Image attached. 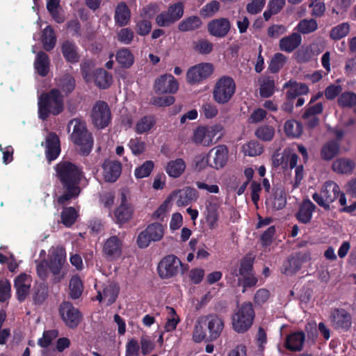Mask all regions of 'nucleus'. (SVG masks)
Masks as SVG:
<instances>
[{
    "mask_svg": "<svg viewBox=\"0 0 356 356\" xmlns=\"http://www.w3.org/2000/svg\"><path fill=\"white\" fill-rule=\"evenodd\" d=\"M56 171L65 190L64 193L58 197V202L60 204H65L79 195L81 188L79 184L83 177V172L78 166L69 161L59 163L56 166Z\"/></svg>",
    "mask_w": 356,
    "mask_h": 356,
    "instance_id": "f257e3e1",
    "label": "nucleus"
},
{
    "mask_svg": "<svg viewBox=\"0 0 356 356\" xmlns=\"http://www.w3.org/2000/svg\"><path fill=\"white\" fill-rule=\"evenodd\" d=\"M175 197L178 207L186 206L197 199L196 191L190 187L184 188L174 193L171 198Z\"/></svg>",
    "mask_w": 356,
    "mask_h": 356,
    "instance_id": "393cba45",
    "label": "nucleus"
},
{
    "mask_svg": "<svg viewBox=\"0 0 356 356\" xmlns=\"http://www.w3.org/2000/svg\"><path fill=\"white\" fill-rule=\"evenodd\" d=\"M133 213L131 204L127 200L125 195L122 193L121 203L113 212L115 222L120 225L127 222L131 219Z\"/></svg>",
    "mask_w": 356,
    "mask_h": 356,
    "instance_id": "a211bd4d",
    "label": "nucleus"
},
{
    "mask_svg": "<svg viewBox=\"0 0 356 356\" xmlns=\"http://www.w3.org/2000/svg\"><path fill=\"white\" fill-rule=\"evenodd\" d=\"M95 85L101 89L108 88L113 83L112 74L103 68H98L93 75Z\"/></svg>",
    "mask_w": 356,
    "mask_h": 356,
    "instance_id": "72a5a7b5",
    "label": "nucleus"
},
{
    "mask_svg": "<svg viewBox=\"0 0 356 356\" xmlns=\"http://www.w3.org/2000/svg\"><path fill=\"white\" fill-rule=\"evenodd\" d=\"M50 59L49 56L43 52L40 51L35 58L34 62V67L38 74L42 77L46 76L49 70Z\"/></svg>",
    "mask_w": 356,
    "mask_h": 356,
    "instance_id": "f704fd0d",
    "label": "nucleus"
},
{
    "mask_svg": "<svg viewBox=\"0 0 356 356\" xmlns=\"http://www.w3.org/2000/svg\"><path fill=\"white\" fill-rule=\"evenodd\" d=\"M284 88H289L286 92L288 99H293L300 95H306L309 92V88L305 83H298L291 80L285 83Z\"/></svg>",
    "mask_w": 356,
    "mask_h": 356,
    "instance_id": "7c9ffc66",
    "label": "nucleus"
},
{
    "mask_svg": "<svg viewBox=\"0 0 356 356\" xmlns=\"http://www.w3.org/2000/svg\"><path fill=\"white\" fill-rule=\"evenodd\" d=\"M224 328V321L216 314L200 317L195 324L193 338L195 342L203 340L214 341L221 334Z\"/></svg>",
    "mask_w": 356,
    "mask_h": 356,
    "instance_id": "7ed1b4c3",
    "label": "nucleus"
},
{
    "mask_svg": "<svg viewBox=\"0 0 356 356\" xmlns=\"http://www.w3.org/2000/svg\"><path fill=\"white\" fill-rule=\"evenodd\" d=\"M42 42L43 48L47 51H51L56 42V37L54 29L48 26L43 31Z\"/></svg>",
    "mask_w": 356,
    "mask_h": 356,
    "instance_id": "a19ab883",
    "label": "nucleus"
},
{
    "mask_svg": "<svg viewBox=\"0 0 356 356\" xmlns=\"http://www.w3.org/2000/svg\"><path fill=\"white\" fill-rule=\"evenodd\" d=\"M165 309L167 311V318L164 330L165 332H172L176 329L177 324L180 321V318L174 308L166 307Z\"/></svg>",
    "mask_w": 356,
    "mask_h": 356,
    "instance_id": "c03bdc74",
    "label": "nucleus"
},
{
    "mask_svg": "<svg viewBox=\"0 0 356 356\" xmlns=\"http://www.w3.org/2000/svg\"><path fill=\"white\" fill-rule=\"evenodd\" d=\"M193 49L198 54L208 55L213 49V44L207 39H200L193 42Z\"/></svg>",
    "mask_w": 356,
    "mask_h": 356,
    "instance_id": "3c124183",
    "label": "nucleus"
},
{
    "mask_svg": "<svg viewBox=\"0 0 356 356\" xmlns=\"http://www.w3.org/2000/svg\"><path fill=\"white\" fill-rule=\"evenodd\" d=\"M38 118L44 121L52 115H58L64 111V99L58 89L52 88L42 92L38 97Z\"/></svg>",
    "mask_w": 356,
    "mask_h": 356,
    "instance_id": "20e7f679",
    "label": "nucleus"
},
{
    "mask_svg": "<svg viewBox=\"0 0 356 356\" xmlns=\"http://www.w3.org/2000/svg\"><path fill=\"white\" fill-rule=\"evenodd\" d=\"M332 168L337 174L350 175L356 168V159L352 157H337L333 161Z\"/></svg>",
    "mask_w": 356,
    "mask_h": 356,
    "instance_id": "4be33fe9",
    "label": "nucleus"
},
{
    "mask_svg": "<svg viewBox=\"0 0 356 356\" xmlns=\"http://www.w3.org/2000/svg\"><path fill=\"white\" fill-rule=\"evenodd\" d=\"M275 134V129L272 126L264 125L259 127L256 131L257 137L264 141H270Z\"/></svg>",
    "mask_w": 356,
    "mask_h": 356,
    "instance_id": "5fc2aeb1",
    "label": "nucleus"
},
{
    "mask_svg": "<svg viewBox=\"0 0 356 356\" xmlns=\"http://www.w3.org/2000/svg\"><path fill=\"white\" fill-rule=\"evenodd\" d=\"M252 260L250 257H245L241 263V267L239 268L238 273H237L236 269L234 270L232 273V277H238L240 276H246L250 274H252ZM228 279L231 280L232 277H228ZM232 284L235 282V279L233 277V280L230 281Z\"/></svg>",
    "mask_w": 356,
    "mask_h": 356,
    "instance_id": "79ce46f5",
    "label": "nucleus"
},
{
    "mask_svg": "<svg viewBox=\"0 0 356 356\" xmlns=\"http://www.w3.org/2000/svg\"><path fill=\"white\" fill-rule=\"evenodd\" d=\"M91 121L97 129H104L111 122V111L108 104L102 100L97 101L90 113Z\"/></svg>",
    "mask_w": 356,
    "mask_h": 356,
    "instance_id": "9b49d317",
    "label": "nucleus"
},
{
    "mask_svg": "<svg viewBox=\"0 0 356 356\" xmlns=\"http://www.w3.org/2000/svg\"><path fill=\"white\" fill-rule=\"evenodd\" d=\"M222 128L220 124L199 126L194 130L192 140L197 145L210 146L212 145L214 138L222 130Z\"/></svg>",
    "mask_w": 356,
    "mask_h": 356,
    "instance_id": "ddd939ff",
    "label": "nucleus"
},
{
    "mask_svg": "<svg viewBox=\"0 0 356 356\" xmlns=\"http://www.w3.org/2000/svg\"><path fill=\"white\" fill-rule=\"evenodd\" d=\"M154 124V118L152 115H145L136 123V131L140 134H144L149 131Z\"/></svg>",
    "mask_w": 356,
    "mask_h": 356,
    "instance_id": "09e8293b",
    "label": "nucleus"
},
{
    "mask_svg": "<svg viewBox=\"0 0 356 356\" xmlns=\"http://www.w3.org/2000/svg\"><path fill=\"white\" fill-rule=\"evenodd\" d=\"M55 83L60 92H63L65 96L70 95L76 87V81L74 76L70 73L55 79Z\"/></svg>",
    "mask_w": 356,
    "mask_h": 356,
    "instance_id": "a878e982",
    "label": "nucleus"
},
{
    "mask_svg": "<svg viewBox=\"0 0 356 356\" xmlns=\"http://www.w3.org/2000/svg\"><path fill=\"white\" fill-rule=\"evenodd\" d=\"M179 88V83L175 78L168 74L158 77L154 85V90L156 94H175Z\"/></svg>",
    "mask_w": 356,
    "mask_h": 356,
    "instance_id": "2eb2a0df",
    "label": "nucleus"
},
{
    "mask_svg": "<svg viewBox=\"0 0 356 356\" xmlns=\"http://www.w3.org/2000/svg\"><path fill=\"white\" fill-rule=\"evenodd\" d=\"M154 168V163L151 161L145 162L142 165L135 170V176L138 179L148 177Z\"/></svg>",
    "mask_w": 356,
    "mask_h": 356,
    "instance_id": "052dcab7",
    "label": "nucleus"
},
{
    "mask_svg": "<svg viewBox=\"0 0 356 356\" xmlns=\"http://www.w3.org/2000/svg\"><path fill=\"white\" fill-rule=\"evenodd\" d=\"M186 169L185 162L180 158L170 161L166 167L167 174L173 178H177L184 172Z\"/></svg>",
    "mask_w": 356,
    "mask_h": 356,
    "instance_id": "e433bc0d",
    "label": "nucleus"
},
{
    "mask_svg": "<svg viewBox=\"0 0 356 356\" xmlns=\"http://www.w3.org/2000/svg\"><path fill=\"white\" fill-rule=\"evenodd\" d=\"M70 124L73 125L70 138L76 145V151L82 156H88L94 144L92 134L88 131L86 124L79 119L72 120Z\"/></svg>",
    "mask_w": 356,
    "mask_h": 356,
    "instance_id": "39448f33",
    "label": "nucleus"
},
{
    "mask_svg": "<svg viewBox=\"0 0 356 356\" xmlns=\"http://www.w3.org/2000/svg\"><path fill=\"white\" fill-rule=\"evenodd\" d=\"M66 260V252L63 247L52 246L48 252L47 259H43L36 262V270L38 275L43 280L47 279L49 270L52 274L51 282L54 284L60 282L65 277V273L63 270V265Z\"/></svg>",
    "mask_w": 356,
    "mask_h": 356,
    "instance_id": "f03ea898",
    "label": "nucleus"
},
{
    "mask_svg": "<svg viewBox=\"0 0 356 356\" xmlns=\"http://www.w3.org/2000/svg\"><path fill=\"white\" fill-rule=\"evenodd\" d=\"M181 262L177 257L168 255L159 264L158 272L161 277L169 278L176 275L181 268Z\"/></svg>",
    "mask_w": 356,
    "mask_h": 356,
    "instance_id": "4468645a",
    "label": "nucleus"
},
{
    "mask_svg": "<svg viewBox=\"0 0 356 356\" xmlns=\"http://www.w3.org/2000/svg\"><path fill=\"white\" fill-rule=\"evenodd\" d=\"M339 151V143L335 140H330L323 147L321 156H337Z\"/></svg>",
    "mask_w": 356,
    "mask_h": 356,
    "instance_id": "680f3d73",
    "label": "nucleus"
},
{
    "mask_svg": "<svg viewBox=\"0 0 356 356\" xmlns=\"http://www.w3.org/2000/svg\"><path fill=\"white\" fill-rule=\"evenodd\" d=\"M296 29L302 34H309L318 29V23L314 19H304L299 22Z\"/></svg>",
    "mask_w": 356,
    "mask_h": 356,
    "instance_id": "de8ad7c7",
    "label": "nucleus"
},
{
    "mask_svg": "<svg viewBox=\"0 0 356 356\" xmlns=\"http://www.w3.org/2000/svg\"><path fill=\"white\" fill-rule=\"evenodd\" d=\"M70 296L73 299L78 298L82 293L83 284L78 276H74L70 282Z\"/></svg>",
    "mask_w": 356,
    "mask_h": 356,
    "instance_id": "864d4df0",
    "label": "nucleus"
},
{
    "mask_svg": "<svg viewBox=\"0 0 356 356\" xmlns=\"http://www.w3.org/2000/svg\"><path fill=\"white\" fill-rule=\"evenodd\" d=\"M284 131L288 137H298L302 131L301 124L295 120H288L284 125Z\"/></svg>",
    "mask_w": 356,
    "mask_h": 356,
    "instance_id": "37998d69",
    "label": "nucleus"
},
{
    "mask_svg": "<svg viewBox=\"0 0 356 356\" xmlns=\"http://www.w3.org/2000/svg\"><path fill=\"white\" fill-rule=\"evenodd\" d=\"M122 241L116 236L108 238L103 246V253L108 260H115L122 254Z\"/></svg>",
    "mask_w": 356,
    "mask_h": 356,
    "instance_id": "6ab92c4d",
    "label": "nucleus"
},
{
    "mask_svg": "<svg viewBox=\"0 0 356 356\" xmlns=\"http://www.w3.org/2000/svg\"><path fill=\"white\" fill-rule=\"evenodd\" d=\"M308 104L304 113L302 114V118L307 120L312 116H316V115L321 114L323 111V106L321 102H318L316 104L309 106Z\"/></svg>",
    "mask_w": 356,
    "mask_h": 356,
    "instance_id": "0e129e2a",
    "label": "nucleus"
},
{
    "mask_svg": "<svg viewBox=\"0 0 356 356\" xmlns=\"http://www.w3.org/2000/svg\"><path fill=\"white\" fill-rule=\"evenodd\" d=\"M140 346L135 339L128 340L126 343L125 356H138Z\"/></svg>",
    "mask_w": 356,
    "mask_h": 356,
    "instance_id": "774afa93",
    "label": "nucleus"
},
{
    "mask_svg": "<svg viewBox=\"0 0 356 356\" xmlns=\"http://www.w3.org/2000/svg\"><path fill=\"white\" fill-rule=\"evenodd\" d=\"M286 56L281 53L274 54L268 65V70L271 73L278 72L286 63Z\"/></svg>",
    "mask_w": 356,
    "mask_h": 356,
    "instance_id": "603ef678",
    "label": "nucleus"
},
{
    "mask_svg": "<svg viewBox=\"0 0 356 356\" xmlns=\"http://www.w3.org/2000/svg\"><path fill=\"white\" fill-rule=\"evenodd\" d=\"M42 145L44 147L46 156H59L61 151L60 142L56 133H49Z\"/></svg>",
    "mask_w": 356,
    "mask_h": 356,
    "instance_id": "bb28decb",
    "label": "nucleus"
},
{
    "mask_svg": "<svg viewBox=\"0 0 356 356\" xmlns=\"http://www.w3.org/2000/svg\"><path fill=\"white\" fill-rule=\"evenodd\" d=\"M220 7V4L218 1H211L201 8L200 15L203 17H211L219 10Z\"/></svg>",
    "mask_w": 356,
    "mask_h": 356,
    "instance_id": "6e6d98bb",
    "label": "nucleus"
},
{
    "mask_svg": "<svg viewBox=\"0 0 356 356\" xmlns=\"http://www.w3.org/2000/svg\"><path fill=\"white\" fill-rule=\"evenodd\" d=\"M315 208L316 206L311 200L308 199L304 200L300 207L299 211L296 215L297 219L302 223L306 224L309 222L312 219Z\"/></svg>",
    "mask_w": 356,
    "mask_h": 356,
    "instance_id": "2f4dec72",
    "label": "nucleus"
},
{
    "mask_svg": "<svg viewBox=\"0 0 356 356\" xmlns=\"http://www.w3.org/2000/svg\"><path fill=\"white\" fill-rule=\"evenodd\" d=\"M166 226L161 222H152L138 235L136 243L140 248H147L151 243L160 241L163 239Z\"/></svg>",
    "mask_w": 356,
    "mask_h": 356,
    "instance_id": "6e6552de",
    "label": "nucleus"
},
{
    "mask_svg": "<svg viewBox=\"0 0 356 356\" xmlns=\"http://www.w3.org/2000/svg\"><path fill=\"white\" fill-rule=\"evenodd\" d=\"M214 72L211 63H200L189 67L186 72V81L191 85H198L209 79Z\"/></svg>",
    "mask_w": 356,
    "mask_h": 356,
    "instance_id": "f8f14e48",
    "label": "nucleus"
},
{
    "mask_svg": "<svg viewBox=\"0 0 356 356\" xmlns=\"http://www.w3.org/2000/svg\"><path fill=\"white\" fill-rule=\"evenodd\" d=\"M284 266V268L283 273L288 275H292L300 268L301 262L296 257H294L290 258Z\"/></svg>",
    "mask_w": 356,
    "mask_h": 356,
    "instance_id": "e2e57ef3",
    "label": "nucleus"
},
{
    "mask_svg": "<svg viewBox=\"0 0 356 356\" xmlns=\"http://www.w3.org/2000/svg\"><path fill=\"white\" fill-rule=\"evenodd\" d=\"M302 37L298 33H293L288 36L280 39L279 42L280 49L282 51L291 53L301 44Z\"/></svg>",
    "mask_w": 356,
    "mask_h": 356,
    "instance_id": "cd10ccee",
    "label": "nucleus"
},
{
    "mask_svg": "<svg viewBox=\"0 0 356 356\" xmlns=\"http://www.w3.org/2000/svg\"><path fill=\"white\" fill-rule=\"evenodd\" d=\"M57 337L58 332L56 330L44 331L42 337L38 339V344L41 347L46 348Z\"/></svg>",
    "mask_w": 356,
    "mask_h": 356,
    "instance_id": "69168bd1",
    "label": "nucleus"
},
{
    "mask_svg": "<svg viewBox=\"0 0 356 356\" xmlns=\"http://www.w3.org/2000/svg\"><path fill=\"white\" fill-rule=\"evenodd\" d=\"M259 94L261 97L268 98L275 92V81L272 77H264L259 80Z\"/></svg>",
    "mask_w": 356,
    "mask_h": 356,
    "instance_id": "4c0bfd02",
    "label": "nucleus"
},
{
    "mask_svg": "<svg viewBox=\"0 0 356 356\" xmlns=\"http://www.w3.org/2000/svg\"><path fill=\"white\" fill-rule=\"evenodd\" d=\"M350 32V25L343 22L333 27L330 32V38L333 40H339L345 38Z\"/></svg>",
    "mask_w": 356,
    "mask_h": 356,
    "instance_id": "a18cd8bd",
    "label": "nucleus"
},
{
    "mask_svg": "<svg viewBox=\"0 0 356 356\" xmlns=\"http://www.w3.org/2000/svg\"><path fill=\"white\" fill-rule=\"evenodd\" d=\"M236 92V83L229 76H222L216 82L213 91V99L218 104L225 105L233 97Z\"/></svg>",
    "mask_w": 356,
    "mask_h": 356,
    "instance_id": "0eeeda50",
    "label": "nucleus"
},
{
    "mask_svg": "<svg viewBox=\"0 0 356 356\" xmlns=\"http://www.w3.org/2000/svg\"><path fill=\"white\" fill-rule=\"evenodd\" d=\"M102 168L103 175L106 181L114 182L120 175L121 163L115 160H105Z\"/></svg>",
    "mask_w": 356,
    "mask_h": 356,
    "instance_id": "b1692460",
    "label": "nucleus"
},
{
    "mask_svg": "<svg viewBox=\"0 0 356 356\" xmlns=\"http://www.w3.org/2000/svg\"><path fill=\"white\" fill-rule=\"evenodd\" d=\"M152 26V22L149 20H139L136 25V33L141 36L147 35L150 33Z\"/></svg>",
    "mask_w": 356,
    "mask_h": 356,
    "instance_id": "338daca9",
    "label": "nucleus"
},
{
    "mask_svg": "<svg viewBox=\"0 0 356 356\" xmlns=\"http://www.w3.org/2000/svg\"><path fill=\"white\" fill-rule=\"evenodd\" d=\"M231 26V22L228 18H216L207 24V31L213 37L223 38L230 31Z\"/></svg>",
    "mask_w": 356,
    "mask_h": 356,
    "instance_id": "dca6fc26",
    "label": "nucleus"
},
{
    "mask_svg": "<svg viewBox=\"0 0 356 356\" xmlns=\"http://www.w3.org/2000/svg\"><path fill=\"white\" fill-rule=\"evenodd\" d=\"M254 318V311L251 302L240 305L232 317L233 330L237 333H244L252 326Z\"/></svg>",
    "mask_w": 356,
    "mask_h": 356,
    "instance_id": "423d86ee",
    "label": "nucleus"
},
{
    "mask_svg": "<svg viewBox=\"0 0 356 356\" xmlns=\"http://www.w3.org/2000/svg\"><path fill=\"white\" fill-rule=\"evenodd\" d=\"M115 59L118 63L125 69L131 67L134 63V54L126 47L120 48L116 51Z\"/></svg>",
    "mask_w": 356,
    "mask_h": 356,
    "instance_id": "c9c22d12",
    "label": "nucleus"
},
{
    "mask_svg": "<svg viewBox=\"0 0 356 356\" xmlns=\"http://www.w3.org/2000/svg\"><path fill=\"white\" fill-rule=\"evenodd\" d=\"M206 221L209 227L211 229L217 227L218 220V206L215 203L210 202L207 207Z\"/></svg>",
    "mask_w": 356,
    "mask_h": 356,
    "instance_id": "58836bf2",
    "label": "nucleus"
},
{
    "mask_svg": "<svg viewBox=\"0 0 356 356\" xmlns=\"http://www.w3.org/2000/svg\"><path fill=\"white\" fill-rule=\"evenodd\" d=\"M332 325L338 330H348L352 324L351 316L343 309H334L330 315Z\"/></svg>",
    "mask_w": 356,
    "mask_h": 356,
    "instance_id": "412c9836",
    "label": "nucleus"
},
{
    "mask_svg": "<svg viewBox=\"0 0 356 356\" xmlns=\"http://www.w3.org/2000/svg\"><path fill=\"white\" fill-rule=\"evenodd\" d=\"M202 25V21L197 16H191L182 20L178 25L180 31L186 32L197 29Z\"/></svg>",
    "mask_w": 356,
    "mask_h": 356,
    "instance_id": "ea45409f",
    "label": "nucleus"
},
{
    "mask_svg": "<svg viewBox=\"0 0 356 356\" xmlns=\"http://www.w3.org/2000/svg\"><path fill=\"white\" fill-rule=\"evenodd\" d=\"M60 51L67 63L75 64L80 60L78 46L73 42L65 40L60 47Z\"/></svg>",
    "mask_w": 356,
    "mask_h": 356,
    "instance_id": "5701e85b",
    "label": "nucleus"
},
{
    "mask_svg": "<svg viewBox=\"0 0 356 356\" xmlns=\"http://www.w3.org/2000/svg\"><path fill=\"white\" fill-rule=\"evenodd\" d=\"M244 156H260L264 152L263 145L257 140H250L243 146Z\"/></svg>",
    "mask_w": 356,
    "mask_h": 356,
    "instance_id": "49530a36",
    "label": "nucleus"
},
{
    "mask_svg": "<svg viewBox=\"0 0 356 356\" xmlns=\"http://www.w3.org/2000/svg\"><path fill=\"white\" fill-rule=\"evenodd\" d=\"M60 313L63 321L70 327H76L80 322L81 315L79 312L70 302H63L60 305Z\"/></svg>",
    "mask_w": 356,
    "mask_h": 356,
    "instance_id": "aec40b11",
    "label": "nucleus"
},
{
    "mask_svg": "<svg viewBox=\"0 0 356 356\" xmlns=\"http://www.w3.org/2000/svg\"><path fill=\"white\" fill-rule=\"evenodd\" d=\"M337 103L342 108H353L356 105V94L353 92H343L339 95Z\"/></svg>",
    "mask_w": 356,
    "mask_h": 356,
    "instance_id": "8fccbe9b",
    "label": "nucleus"
},
{
    "mask_svg": "<svg viewBox=\"0 0 356 356\" xmlns=\"http://www.w3.org/2000/svg\"><path fill=\"white\" fill-rule=\"evenodd\" d=\"M131 19V10L124 2L119 3L115 10L114 20L116 25L124 27L129 24Z\"/></svg>",
    "mask_w": 356,
    "mask_h": 356,
    "instance_id": "c85d7f7f",
    "label": "nucleus"
},
{
    "mask_svg": "<svg viewBox=\"0 0 356 356\" xmlns=\"http://www.w3.org/2000/svg\"><path fill=\"white\" fill-rule=\"evenodd\" d=\"M32 278L26 273H21L15 278L14 288L17 299L19 302L24 301L30 294Z\"/></svg>",
    "mask_w": 356,
    "mask_h": 356,
    "instance_id": "f3484780",
    "label": "nucleus"
},
{
    "mask_svg": "<svg viewBox=\"0 0 356 356\" xmlns=\"http://www.w3.org/2000/svg\"><path fill=\"white\" fill-rule=\"evenodd\" d=\"M118 40L124 44H130L134 38V33L130 28H122L117 34Z\"/></svg>",
    "mask_w": 356,
    "mask_h": 356,
    "instance_id": "13d9d810",
    "label": "nucleus"
},
{
    "mask_svg": "<svg viewBox=\"0 0 356 356\" xmlns=\"http://www.w3.org/2000/svg\"><path fill=\"white\" fill-rule=\"evenodd\" d=\"M184 5L182 2L169 5L166 10L156 15L155 22L159 27H168L179 21L184 15Z\"/></svg>",
    "mask_w": 356,
    "mask_h": 356,
    "instance_id": "9d476101",
    "label": "nucleus"
},
{
    "mask_svg": "<svg viewBox=\"0 0 356 356\" xmlns=\"http://www.w3.org/2000/svg\"><path fill=\"white\" fill-rule=\"evenodd\" d=\"M77 218V212L73 207H67L64 209L62 212V222L67 227L73 225Z\"/></svg>",
    "mask_w": 356,
    "mask_h": 356,
    "instance_id": "4d7b16f0",
    "label": "nucleus"
},
{
    "mask_svg": "<svg viewBox=\"0 0 356 356\" xmlns=\"http://www.w3.org/2000/svg\"><path fill=\"white\" fill-rule=\"evenodd\" d=\"M340 188L337 183L327 181L323 186L320 193L312 195L313 200L326 210L330 209V204L339 196Z\"/></svg>",
    "mask_w": 356,
    "mask_h": 356,
    "instance_id": "1a4fd4ad",
    "label": "nucleus"
},
{
    "mask_svg": "<svg viewBox=\"0 0 356 356\" xmlns=\"http://www.w3.org/2000/svg\"><path fill=\"white\" fill-rule=\"evenodd\" d=\"M305 339L302 332H296L289 334L286 339L285 347L291 351L302 350Z\"/></svg>",
    "mask_w": 356,
    "mask_h": 356,
    "instance_id": "473e14b6",
    "label": "nucleus"
},
{
    "mask_svg": "<svg viewBox=\"0 0 356 356\" xmlns=\"http://www.w3.org/2000/svg\"><path fill=\"white\" fill-rule=\"evenodd\" d=\"M119 289L115 284L108 283L106 284L102 291H99L97 296V300L104 301L107 305L113 304L118 296Z\"/></svg>",
    "mask_w": 356,
    "mask_h": 356,
    "instance_id": "c756f323",
    "label": "nucleus"
},
{
    "mask_svg": "<svg viewBox=\"0 0 356 356\" xmlns=\"http://www.w3.org/2000/svg\"><path fill=\"white\" fill-rule=\"evenodd\" d=\"M309 7L312 8L311 14L315 17H322L325 11V4L323 0H311Z\"/></svg>",
    "mask_w": 356,
    "mask_h": 356,
    "instance_id": "bf43d9fd",
    "label": "nucleus"
}]
</instances>
